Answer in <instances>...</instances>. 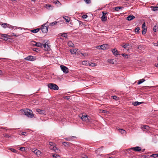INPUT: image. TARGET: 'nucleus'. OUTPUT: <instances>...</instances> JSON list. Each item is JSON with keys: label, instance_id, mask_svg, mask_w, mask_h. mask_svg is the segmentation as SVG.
I'll use <instances>...</instances> for the list:
<instances>
[{"label": "nucleus", "instance_id": "3", "mask_svg": "<svg viewBox=\"0 0 158 158\" xmlns=\"http://www.w3.org/2000/svg\"><path fill=\"white\" fill-rule=\"evenodd\" d=\"M80 117L83 121L86 122H89L90 121V117L87 115H82L81 117L80 116Z\"/></svg>", "mask_w": 158, "mask_h": 158}, {"label": "nucleus", "instance_id": "40", "mask_svg": "<svg viewBox=\"0 0 158 158\" xmlns=\"http://www.w3.org/2000/svg\"><path fill=\"white\" fill-rule=\"evenodd\" d=\"M52 156L55 158H58V157H60L59 155H58L57 154H53Z\"/></svg>", "mask_w": 158, "mask_h": 158}, {"label": "nucleus", "instance_id": "10", "mask_svg": "<svg viewBox=\"0 0 158 158\" xmlns=\"http://www.w3.org/2000/svg\"><path fill=\"white\" fill-rule=\"evenodd\" d=\"M133 150L135 151L139 152L141 150V148L140 147L137 146L135 147L131 148L129 149V150Z\"/></svg>", "mask_w": 158, "mask_h": 158}, {"label": "nucleus", "instance_id": "15", "mask_svg": "<svg viewBox=\"0 0 158 158\" xmlns=\"http://www.w3.org/2000/svg\"><path fill=\"white\" fill-rule=\"evenodd\" d=\"M111 51L114 55L116 56L117 55H119L118 52L116 48L112 49L111 50Z\"/></svg>", "mask_w": 158, "mask_h": 158}, {"label": "nucleus", "instance_id": "16", "mask_svg": "<svg viewBox=\"0 0 158 158\" xmlns=\"http://www.w3.org/2000/svg\"><path fill=\"white\" fill-rule=\"evenodd\" d=\"M45 7L49 10H52L53 9V6L49 4H47L45 5Z\"/></svg>", "mask_w": 158, "mask_h": 158}, {"label": "nucleus", "instance_id": "56", "mask_svg": "<svg viewBox=\"0 0 158 158\" xmlns=\"http://www.w3.org/2000/svg\"><path fill=\"white\" fill-rule=\"evenodd\" d=\"M96 48L98 49H101V45L98 46L96 47Z\"/></svg>", "mask_w": 158, "mask_h": 158}, {"label": "nucleus", "instance_id": "17", "mask_svg": "<svg viewBox=\"0 0 158 158\" xmlns=\"http://www.w3.org/2000/svg\"><path fill=\"white\" fill-rule=\"evenodd\" d=\"M122 46L127 50H128L130 48L131 46L130 44H126L125 45H123Z\"/></svg>", "mask_w": 158, "mask_h": 158}, {"label": "nucleus", "instance_id": "46", "mask_svg": "<svg viewBox=\"0 0 158 158\" xmlns=\"http://www.w3.org/2000/svg\"><path fill=\"white\" fill-rule=\"evenodd\" d=\"M157 28H158L156 26H155L153 28V31L154 32H156V30H157Z\"/></svg>", "mask_w": 158, "mask_h": 158}, {"label": "nucleus", "instance_id": "41", "mask_svg": "<svg viewBox=\"0 0 158 158\" xmlns=\"http://www.w3.org/2000/svg\"><path fill=\"white\" fill-rule=\"evenodd\" d=\"M108 62L111 64H114V60L113 59H108Z\"/></svg>", "mask_w": 158, "mask_h": 158}, {"label": "nucleus", "instance_id": "33", "mask_svg": "<svg viewBox=\"0 0 158 158\" xmlns=\"http://www.w3.org/2000/svg\"><path fill=\"white\" fill-rule=\"evenodd\" d=\"M8 24L6 23H2L1 24L2 27L4 28L7 27Z\"/></svg>", "mask_w": 158, "mask_h": 158}, {"label": "nucleus", "instance_id": "11", "mask_svg": "<svg viewBox=\"0 0 158 158\" xmlns=\"http://www.w3.org/2000/svg\"><path fill=\"white\" fill-rule=\"evenodd\" d=\"M32 151L38 156H40L41 153L40 151L37 149H33Z\"/></svg>", "mask_w": 158, "mask_h": 158}, {"label": "nucleus", "instance_id": "6", "mask_svg": "<svg viewBox=\"0 0 158 158\" xmlns=\"http://www.w3.org/2000/svg\"><path fill=\"white\" fill-rule=\"evenodd\" d=\"M102 16L101 17V20L102 21H105L107 20V17L106 16V15L107 14V12H102Z\"/></svg>", "mask_w": 158, "mask_h": 158}, {"label": "nucleus", "instance_id": "61", "mask_svg": "<svg viewBox=\"0 0 158 158\" xmlns=\"http://www.w3.org/2000/svg\"><path fill=\"white\" fill-rule=\"evenodd\" d=\"M36 49H36V48H33V50L34 51H36Z\"/></svg>", "mask_w": 158, "mask_h": 158}, {"label": "nucleus", "instance_id": "53", "mask_svg": "<svg viewBox=\"0 0 158 158\" xmlns=\"http://www.w3.org/2000/svg\"><path fill=\"white\" fill-rule=\"evenodd\" d=\"M81 54L84 56H86L88 55V54L86 53H81Z\"/></svg>", "mask_w": 158, "mask_h": 158}, {"label": "nucleus", "instance_id": "31", "mask_svg": "<svg viewBox=\"0 0 158 158\" xmlns=\"http://www.w3.org/2000/svg\"><path fill=\"white\" fill-rule=\"evenodd\" d=\"M68 44L69 46L70 47H73L74 44L72 43L71 41H69L68 42Z\"/></svg>", "mask_w": 158, "mask_h": 158}, {"label": "nucleus", "instance_id": "55", "mask_svg": "<svg viewBox=\"0 0 158 158\" xmlns=\"http://www.w3.org/2000/svg\"><path fill=\"white\" fill-rule=\"evenodd\" d=\"M102 113H107L108 112L105 110H102Z\"/></svg>", "mask_w": 158, "mask_h": 158}, {"label": "nucleus", "instance_id": "64", "mask_svg": "<svg viewBox=\"0 0 158 158\" xmlns=\"http://www.w3.org/2000/svg\"><path fill=\"white\" fill-rule=\"evenodd\" d=\"M156 64V65H155L156 66V67H158V63L157 64Z\"/></svg>", "mask_w": 158, "mask_h": 158}, {"label": "nucleus", "instance_id": "60", "mask_svg": "<svg viewBox=\"0 0 158 158\" xmlns=\"http://www.w3.org/2000/svg\"><path fill=\"white\" fill-rule=\"evenodd\" d=\"M145 27V23H144L142 25V28H145L144 27Z\"/></svg>", "mask_w": 158, "mask_h": 158}, {"label": "nucleus", "instance_id": "19", "mask_svg": "<svg viewBox=\"0 0 158 158\" xmlns=\"http://www.w3.org/2000/svg\"><path fill=\"white\" fill-rule=\"evenodd\" d=\"M143 103V102H139L138 101H136L133 102L132 105L134 106H137Z\"/></svg>", "mask_w": 158, "mask_h": 158}, {"label": "nucleus", "instance_id": "44", "mask_svg": "<svg viewBox=\"0 0 158 158\" xmlns=\"http://www.w3.org/2000/svg\"><path fill=\"white\" fill-rule=\"evenodd\" d=\"M139 29H140L139 27H137L135 29V33L137 32V33H138Z\"/></svg>", "mask_w": 158, "mask_h": 158}, {"label": "nucleus", "instance_id": "54", "mask_svg": "<svg viewBox=\"0 0 158 158\" xmlns=\"http://www.w3.org/2000/svg\"><path fill=\"white\" fill-rule=\"evenodd\" d=\"M22 134L23 135H27V133L26 132H22Z\"/></svg>", "mask_w": 158, "mask_h": 158}, {"label": "nucleus", "instance_id": "48", "mask_svg": "<svg viewBox=\"0 0 158 158\" xmlns=\"http://www.w3.org/2000/svg\"><path fill=\"white\" fill-rule=\"evenodd\" d=\"M3 135L4 137H7V138H9L10 137L9 135L7 134H3Z\"/></svg>", "mask_w": 158, "mask_h": 158}, {"label": "nucleus", "instance_id": "42", "mask_svg": "<svg viewBox=\"0 0 158 158\" xmlns=\"http://www.w3.org/2000/svg\"><path fill=\"white\" fill-rule=\"evenodd\" d=\"M147 30L145 28H143V30L142 31V33L144 35L145 34Z\"/></svg>", "mask_w": 158, "mask_h": 158}, {"label": "nucleus", "instance_id": "22", "mask_svg": "<svg viewBox=\"0 0 158 158\" xmlns=\"http://www.w3.org/2000/svg\"><path fill=\"white\" fill-rule=\"evenodd\" d=\"M36 111L40 114H44L45 111L44 110H41L40 109H37L36 110Z\"/></svg>", "mask_w": 158, "mask_h": 158}, {"label": "nucleus", "instance_id": "27", "mask_svg": "<svg viewBox=\"0 0 158 158\" xmlns=\"http://www.w3.org/2000/svg\"><path fill=\"white\" fill-rule=\"evenodd\" d=\"M141 128L142 129L144 128V129L148 130L149 128V126L148 125H143L141 126Z\"/></svg>", "mask_w": 158, "mask_h": 158}, {"label": "nucleus", "instance_id": "5", "mask_svg": "<svg viewBox=\"0 0 158 158\" xmlns=\"http://www.w3.org/2000/svg\"><path fill=\"white\" fill-rule=\"evenodd\" d=\"M46 24V23L42 25V26L41 28L42 31L43 33H46L48 31V27L47 26H45Z\"/></svg>", "mask_w": 158, "mask_h": 158}, {"label": "nucleus", "instance_id": "4", "mask_svg": "<svg viewBox=\"0 0 158 158\" xmlns=\"http://www.w3.org/2000/svg\"><path fill=\"white\" fill-rule=\"evenodd\" d=\"M60 67L61 70L63 71L64 73H68L69 72V69L67 67L63 65H61Z\"/></svg>", "mask_w": 158, "mask_h": 158}, {"label": "nucleus", "instance_id": "32", "mask_svg": "<svg viewBox=\"0 0 158 158\" xmlns=\"http://www.w3.org/2000/svg\"><path fill=\"white\" fill-rule=\"evenodd\" d=\"M122 8H123V7L117 6L115 7L114 10H115L116 11H118L120 9H122Z\"/></svg>", "mask_w": 158, "mask_h": 158}, {"label": "nucleus", "instance_id": "47", "mask_svg": "<svg viewBox=\"0 0 158 158\" xmlns=\"http://www.w3.org/2000/svg\"><path fill=\"white\" fill-rule=\"evenodd\" d=\"M84 1L87 4H89L91 2V0H84Z\"/></svg>", "mask_w": 158, "mask_h": 158}, {"label": "nucleus", "instance_id": "13", "mask_svg": "<svg viewBox=\"0 0 158 158\" xmlns=\"http://www.w3.org/2000/svg\"><path fill=\"white\" fill-rule=\"evenodd\" d=\"M49 148L51 150H52L56 152H58L60 151L59 149L56 147V144L52 147H50Z\"/></svg>", "mask_w": 158, "mask_h": 158}, {"label": "nucleus", "instance_id": "28", "mask_svg": "<svg viewBox=\"0 0 158 158\" xmlns=\"http://www.w3.org/2000/svg\"><path fill=\"white\" fill-rule=\"evenodd\" d=\"M71 143H70L67 142H63L62 143V144L65 146H70V144Z\"/></svg>", "mask_w": 158, "mask_h": 158}, {"label": "nucleus", "instance_id": "43", "mask_svg": "<svg viewBox=\"0 0 158 158\" xmlns=\"http://www.w3.org/2000/svg\"><path fill=\"white\" fill-rule=\"evenodd\" d=\"M158 154H152L151 156L152 157L154 158H156L158 157Z\"/></svg>", "mask_w": 158, "mask_h": 158}, {"label": "nucleus", "instance_id": "30", "mask_svg": "<svg viewBox=\"0 0 158 158\" xmlns=\"http://www.w3.org/2000/svg\"><path fill=\"white\" fill-rule=\"evenodd\" d=\"M122 56L126 58H128L130 57V55H127L125 53H123L121 54Z\"/></svg>", "mask_w": 158, "mask_h": 158}, {"label": "nucleus", "instance_id": "25", "mask_svg": "<svg viewBox=\"0 0 158 158\" xmlns=\"http://www.w3.org/2000/svg\"><path fill=\"white\" fill-rule=\"evenodd\" d=\"M63 18L68 23L70 21V18L68 16H65Z\"/></svg>", "mask_w": 158, "mask_h": 158}, {"label": "nucleus", "instance_id": "8", "mask_svg": "<svg viewBox=\"0 0 158 158\" xmlns=\"http://www.w3.org/2000/svg\"><path fill=\"white\" fill-rule=\"evenodd\" d=\"M32 42V44L34 46L40 48L43 47V44L40 42H36L35 41H33Z\"/></svg>", "mask_w": 158, "mask_h": 158}, {"label": "nucleus", "instance_id": "35", "mask_svg": "<svg viewBox=\"0 0 158 158\" xmlns=\"http://www.w3.org/2000/svg\"><path fill=\"white\" fill-rule=\"evenodd\" d=\"M9 150H10L14 153H16L17 151L15 149L13 148H10L8 149Z\"/></svg>", "mask_w": 158, "mask_h": 158}, {"label": "nucleus", "instance_id": "52", "mask_svg": "<svg viewBox=\"0 0 158 158\" xmlns=\"http://www.w3.org/2000/svg\"><path fill=\"white\" fill-rule=\"evenodd\" d=\"M88 16L87 15H84L82 16V18L83 19H86L87 17Z\"/></svg>", "mask_w": 158, "mask_h": 158}, {"label": "nucleus", "instance_id": "9", "mask_svg": "<svg viewBox=\"0 0 158 158\" xmlns=\"http://www.w3.org/2000/svg\"><path fill=\"white\" fill-rule=\"evenodd\" d=\"M10 37V36L6 34H2L1 35V38L4 39L5 40H7L8 38Z\"/></svg>", "mask_w": 158, "mask_h": 158}, {"label": "nucleus", "instance_id": "59", "mask_svg": "<svg viewBox=\"0 0 158 158\" xmlns=\"http://www.w3.org/2000/svg\"><path fill=\"white\" fill-rule=\"evenodd\" d=\"M103 148V147L102 146V147H101V148H98V150H96V151H101V148Z\"/></svg>", "mask_w": 158, "mask_h": 158}, {"label": "nucleus", "instance_id": "20", "mask_svg": "<svg viewBox=\"0 0 158 158\" xmlns=\"http://www.w3.org/2000/svg\"><path fill=\"white\" fill-rule=\"evenodd\" d=\"M135 17L133 15H129L128 16L127 18V19L128 21H130L131 20H132V19H134V18H135Z\"/></svg>", "mask_w": 158, "mask_h": 158}, {"label": "nucleus", "instance_id": "62", "mask_svg": "<svg viewBox=\"0 0 158 158\" xmlns=\"http://www.w3.org/2000/svg\"><path fill=\"white\" fill-rule=\"evenodd\" d=\"M11 1H12V2H16V0H10Z\"/></svg>", "mask_w": 158, "mask_h": 158}, {"label": "nucleus", "instance_id": "23", "mask_svg": "<svg viewBox=\"0 0 158 158\" xmlns=\"http://www.w3.org/2000/svg\"><path fill=\"white\" fill-rule=\"evenodd\" d=\"M119 131L122 134H126V131L122 129H118Z\"/></svg>", "mask_w": 158, "mask_h": 158}, {"label": "nucleus", "instance_id": "12", "mask_svg": "<svg viewBox=\"0 0 158 158\" xmlns=\"http://www.w3.org/2000/svg\"><path fill=\"white\" fill-rule=\"evenodd\" d=\"M43 46L44 47V49L45 51H48L50 49V47L48 44H46V43H45L43 44Z\"/></svg>", "mask_w": 158, "mask_h": 158}, {"label": "nucleus", "instance_id": "21", "mask_svg": "<svg viewBox=\"0 0 158 158\" xmlns=\"http://www.w3.org/2000/svg\"><path fill=\"white\" fill-rule=\"evenodd\" d=\"M77 50L78 49L77 48L73 49L70 50V52L72 54H74L76 53Z\"/></svg>", "mask_w": 158, "mask_h": 158}, {"label": "nucleus", "instance_id": "39", "mask_svg": "<svg viewBox=\"0 0 158 158\" xmlns=\"http://www.w3.org/2000/svg\"><path fill=\"white\" fill-rule=\"evenodd\" d=\"M57 23V22L55 21V22H53L52 23H49V25H51V26H54Z\"/></svg>", "mask_w": 158, "mask_h": 158}, {"label": "nucleus", "instance_id": "37", "mask_svg": "<svg viewBox=\"0 0 158 158\" xmlns=\"http://www.w3.org/2000/svg\"><path fill=\"white\" fill-rule=\"evenodd\" d=\"M49 144L50 145V147H53V146L56 145L55 143L51 142H49Z\"/></svg>", "mask_w": 158, "mask_h": 158}, {"label": "nucleus", "instance_id": "18", "mask_svg": "<svg viewBox=\"0 0 158 158\" xmlns=\"http://www.w3.org/2000/svg\"><path fill=\"white\" fill-rule=\"evenodd\" d=\"M76 138V137L74 136H72L68 137L67 138H65V140L68 141H73V138Z\"/></svg>", "mask_w": 158, "mask_h": 158}, {"label": "nucleus", "instance_id": "45", "mask_svg": "<svg viewBox=\"0 0 158 158\" xmlns=\"http://www.w3.org/2000/svg\"><path fill=\"white\" fill-rule=\"evenodd\" d=\"M61 36L65 38H67V34L66 33H64L61 35Z\"/></svg>", "mask_w": 158, "mask_h": 158}, {"label": "nucleus", "instance_id": "38", "mask_svg": "<svg viewBox=\"0 0 158 158\" xmlns=\"http://www.w3.org/2000/svg\"><path fill=\"white\" fill-rule=\"evenodd\" d=\"M89 66L94 67L96 66V64L94 63H89Z\"/></svg>", "mask_w": 158, "mask_h": 158}, {"label": "nucleus", "instance_id": "58", "mask_svg": "<svg viewBox=\"0 0 158 158\" xmlns=\"http://www.w3.org/2000/svg\"><path fill=\"white\" fill-rule=\"evenodd\" d=\"M54 3H55V4H56L60 3V2H59V1L57 0L56 1H55V2H54Z\"/></svg>", "mask_w": 158, "mask_h": 158}, {"label": "nucleus", "instance_id": "26", "mask_svg": "<svg viewBox=\"0 0 158 158\" xmlns=\"http://www.w3.org/2000/svg\"><path fill=\"white\" fill-rule=\"evenodd\" d=\"M108 47L107 44H104L101 45V49L104 50L107 48Z\"/></svg>", "mask_w": 158, "mask_h": 158}, {"label": "nucleus", "instance_id": "14", "mask_svg": "<svg viewBox=\"0 0 158 158\" xmlns=\"http://www.w3.org/2000/svg\"><path fill=\"white\" fill-rule=\"evenodd\" d=\"M7 27L11 29H21L22 28L20 27H14L11 25H10L8 24Z\"/></svg>", "mask_w": 158, "mask_h": 158}, {"label": "nucleus", "instance_id": "49", "mask_svg": "<svg viewBox=\"0 0 158 158\" xmlns=\"http://www.w3.org/2000/svg\"><path fill=\"white\" fill-rule=\"evenodd\" d=\"M11 34L12 35H13L15 37H18L19 35H17L16 34H15V33H11Z\"/></svg>", "mask_w": 158, "mask_h": 158}, {"label": "nucleus", "instance_id": "51", "mask_svg": "<svg viewBox=\"0 0 158 158\" xmlns=\"http://www.w3.org/2000/svg\"><path fill=\"white\" fill-rule=\"evenodd\" d=\"M20 150L22 151H24L25 150V148L24 147H21L20 148Z\"/></svg>", "mask_w": 158, "mask_h": 158}, {"label": "nucleus", "instance_id": "29", "mask_svg": "<svg viewBox=\"0 0 158 158\" xmlns=\"http://www.w3.org/2000/svg\"><path fill=\"white\" fill-rule=\"evenodd\" d=\"M40 29V28L35 29L31 30V32L33 33H36L38 32L39 31Z\"/></svg>", "mask_w": 158, "mask_h": 158}, {"label": "nucleus", "instance_id": "7", "mask_svg": "<svg viewBox=\"0 0 158 158\" xmlns=\"http://www.w3.org/2000/svg\"><path fill=\"white\" fill-rule=\"evenodd\" d=\"M36 59L35 57L31 56H29L25 58L24 59L26 60L34 61Z\"/></svg>", "mask_w": 158, "mask_h": 158}, {"label": "nucleus", "instance_id": "24", "mask_svg": "<svg viewBox=\"0 0 158 158\" xmlns=\"http://www.w3.org/2000/svg\"><path fill=\"white\" fill-rule=\"evenodd\" d=\"M151 8L152 10L154 11H156L158 10V6H151Z\"/></svg>", "mask_w": 158, "mask_h": 158}, {"label": "nucleus", "instance_id": "36", "mask_svg": "<svg viewBox=\"0 0 158 158\" xmlns=\"http://www.w3.org/2000/svg\"><path fill=\"white\" fill-rule=\"evenodd\" d=\"M145 80L144 79H142L140 80H139L138 82V84H140L143 82Z\"/></svg>", "mask_w": 158, "mask_h": 158}, {"label": "nucleus", "instance_id": "2", "mask_svg": "<svg viewBox=\"0 0 158 158\" xmlns=\"http://www.w3.org/2000/svg\"><path fill=\"white\" fill-rule=\"evenodd\" d=\"M48 87L51 89H53L54 90H57L59 87L56 84L53 83H49L48 85Z\"/></svg>", "mask_w": 158, "mask_h": 158}, {"label": "nucleus", "instance_id": "50", "mask_svg": "<svg viewBox=\"0 0 158 158\" xmlns=\"http://www.w3.org/2000/svg\"><path fill=\"white\" fill-rule=\"evenodd\" d=\"M113 98L114 99L117 100L118 99V97H117L116 96H112Z\"/></svg>", "mask_w": 158, "mask_h": 158}, {"label": "nucleus", "instance_id": "57", "mask_svg": "<svg viewBox=\"0 0 158 158\" xmlns=\"http://www.w3.org/2000/svg\"><path fill=\"white\" fill-rule=\"evenodd\" d=\"M82 158H88V156L86 155H82Z\"/></svg>", "mask_w": 158, "mask_h": 158}, {"label": "nucleus", "instance_id": "63", "mask_svg": "<svg viewBox=\"0 0 158 158\" xmlns=\"http://www.w3.org/2000/svg\"><path fill=\"white\" fill-rule=\"evenodd\" d=\"M68 98H69V97H64V98H66V99H68Z\"/></svg>", "mask_w": 158, "mask_h": 158}, {"label": "nucleus", "instance_id": "1", "mask_svg": "<svg viewBox=\"0 0 158 158\" xmlns=\"http://www.w3.org/2000/svg\"><path fill=\"white\" fill-rule=\"evenodd\" d=\"M22 113L28 118H32L34 117V114L32 113V110L28 109H23L21 110Z\"/></svg>", "mask_w": 158, "mask_h": 158}, {"label": "nucleus", "instance_id": "34", "mask_svg": "<svg viewBox=\"0 0 158 158\" xmlns=\"http://www.w3.org/2000/svg\"><path fill=\"white\" fill-rule=\"evenodd\" d=\"M82 64L83 65L87 66L89 64V63L87 61H84L82 62Z\"/></svg>", "mask_w": 158, "mask_h": 158}]
</instances>
